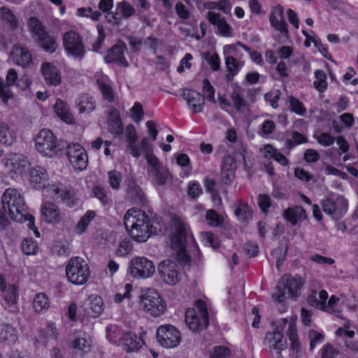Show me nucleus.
<instances>
[{
	"mask_svg": "<svg viewBox=\"0 0 358 358\" xmlns=\"http://www.w3.org/2000/svg\"><path fill=\"white\" fill-rule=\"evenodd\" d=\"M271 25L282 34H287V25L284 18V10L281 6H278L273 8L270 17Z\"/></svg>",
	"mask_w": 358,
	"mask_h": 358,
	"instance_id": "nucleus-29",
	"label": "nucleus"
},
{
	"mask_svg": "<svg viewBox=\"0 0 358 358\" xmlns=\"http://www.w3.org/2000/svg\"><path fill=\"white\" fill-rule=\"evenodd\" d=\"M67 156L75 169L83 171L86 169L88 162L87 154L80 144L69 145L67 147Z\"/></svg>",
	"mask_w": 358,
	"mask_h": 358,
	"instance_id": "nucleus-16",
	"label": "nucleus"
},
{
	"mask_svg": "<svg viewBox=\"0 0 358 358\" xmlns=\"http://www.w3.org/2000/svg\"><path fill=\"white\" fill-rule=\"evenodd\" d=\"M54 110L56 115L64 122L73 124L74 122L73 116L70 111L69 106L66 102L60 99H57L54 105Z\"/></svg>",
	"mask_w": 358,
	"mask_h": 358,
	"instance_id": "nucleus-32",
	"label": "nucleus"
},
{
	"mask_svg": "<svg viewBox=\"0 0 358 358\" xmlns=\"http://www.w3.org/2000/svg\"><path fill=\"white\" fill-rule=\"evenodd\" d=\"M283 327H277L273 331L268 332L265 337V344L271 350L281 351L285 349L287 341L284 338L282 330L287 325V335L291 342V347L296 352L301 350V345L296 331V317L282 320Z\"/></svg>",
	"mask_w": 358,
	"mask_h": 358,
	"instance_id": "nucleus-3",
	"label": "nucleus"
},
{
	"mask_svg": "<svg viewBox=\"0 0 358 358\" xmlns=\"http://www.w3.org/2000/svg\"><path fill=\"white\" fill-rule=\"evenodd\" d=\"M206 219L211 226L217 227L222 222V217L214 210H208L206 212Z\"/></svg>",
	"mask_w": 358,
	"mask_h": 358,
	"instance_id": "nucleus-60",
	"label": "nucleus"
},
{
	"mask_svg": "<svg viewBox=\"0 0 358 358\" xmlns=\"http://www.w3.org/2000/svg\"><path fill=\"white\" fill-rule=\"evenodd\" d=\"M96 213L94 210H87L79 220L76 224L75 230L76 232L81 235L85 233L92 221L96 217Z\"/></svg>",
	"mask_w": 358,
	"mask_h": 358,
	"instance_id": "nucleus-37",
	"label": "nucleus"
},
{
	"mask_svg": "<svg viewBox=\"0 0 358 358\" xmlns=\"http://www.w3.org/2000/svg\"><path fill=\"white\" fill-rule=\"evenodd\" d=\"M41 216L47 223L56 224L61 220V214L57 206L52 202H45L41 208Z\"/></svg>",
	"mask_w": 358,
	"mask_h": 358,
	"instance_id": "nucleus-26",
	"label": "nucleus"
},
{
	"mask_svg": "<svg viewBox=\"0 0 358 358\" xmlns=\"http://www.w3.org/2000/svg\"><path fill=\"white\" fill-rule=\"evenodd\" d=\"M236 168V162L234 157L227 155L224 157L222 165L223 173H227V176L229 178L234 175Z\"/></svg>",
	"mask_w": 358,
	"mask_h": 358,
	"instance_id": "nucleus-44",
	"label": "nucleus"
},
{
	"mask_svg": "<svg viewBox=\"0 0 358 358\" xmlns=\"http://www.w3.org/2000/svg\"><path fill=\"white\" fill-rule=\"evenodd\" d=\"M327 299L328 293L326 291H313L307 296V302L310 306L322 310V308L324 307V303L327 301Z\"/></svg>",
	"mask_w": 358,
	"mask_h": 358,
	"instance_id": "nucleus-36",
	"label": "nucleus"
},
{
	"mask_svg": "<svg viewBox=\"0 0 358 358\" xmlns=\"http://www.w3.org/2000/svg\"><path fill=\"white\" fill-rule=\"evenodd\" d=\"M76 14L79 17H88L92 20L93 21H97L101 16V13L99 11H94L90 7L79 8L76 10Z\"/></svg>",
	"mask_w": 358,
	"mask_h": 358,
	"instance_id": "nucleus-51",
	"label": "nucleus"
},
{
	"mask_svg": "<svg viewBox=\"0 0 358 358\" xmlns=\"http://www.w3.org/2000/svg\"><path fill=\"white\" fill-rule=\"evenodd\" d=\"M182 96L187 101L189 107L194 113H201L205 103L203 96L196 91L192 90H180Z\"/></svg>",
	"mask_w": 358,
	"mask_h": 358,
	"instance_id": "nucleus-23",
	"label": "nucleus"
},
{
	"mask_svg": "<svg viewBox=\"0 0 358 358\" xmlns=\"http://www.w3.org/2000/svg\"><path fill=\"white\" fill-rule=\"evenodd\" d=\"M289 104L290 110L299 115H303L306 112L303 103L294 97L289 98Z\"/></svg>",
	"mask_w": 358,
	"mask_h": 358,
	"instance_id": "nucleus-52",
	"label": "nucleus"
},
{
	"mask_svg": "<svg viewBox=\"0 0 358 358\" xmlns=\"http://www.w3.org/2000/svg\"><path fill=\"white\" fill-rule=\"evenodd\" d=\"M93 194L103 205H106L110 201V198L107 192L100 186H96L93 189Z\"/></svg>",
	"mask_w": 358,
	"mask_h": 358,
	"instance_id": "nucleus-64",
	"label": "nucleus"
},
{
	"mask_svg": "<svg viewBox=\"0 0 358 358\" xmlns=\"http://www.w3.org/2000/svg\"><path fill=\"white\" fill-rule=\"evenodd\" d=\"M108 182L111 188L118 189L122 182V174L115 171H110L108 173Z\"/></svg>",
	"mask_w": 358,
	"mask_h": 358,
	"instance_id": "nucleus-54",
	"label": "nucleus"
},
{
	"mask_svg": "<svg viewBox=\"0 0 358 358\" xmlns=\"http://www.w3.org/2000/svg\"><path fill=\"white\" fill-rule=\"evenodd\" d=\"M315 77L316 78L313 83L315 87L320 92H324L327 87L326 73L324 71L318 69L315 71Z\"/></svg>",
	"mask_w": 358,
	"mask_h": 358,
	"instance_id": "nucleus-49",
	"label": "nucleus"
},
{
	"mask_svg": "<svg viewBox=\"0 0 358 358\" xmlns=\"http://www.w3.org/2000/svg\"><path fill=\"white\" fill-rule=\"evenodd\" d=\"M22 252L26 255H34L37 253L38 245L32 238L24 239L21 244Z\"/></svg>",
	"mask_w": 358,
	"mask_h": 358,
	"instance_id": "nucleus-47",
	"label": "nucleus"
},
{
	"mask_svg": "<svg viewBox=\"0 0 358 358\" xmlns=\"http://www.w3.org/2000/svg\"><path fill=\"white\" fill-rule=\"evenodd\" d=\"M282 216L286 221L293 226L306 220L308 217L306 210L301 206L287 208L284 210Z\"/></svg>",
	"mask_w": 358,
	"mask_h": 358,
	"instance_id": "nucleus-27",
	"label": "nucleus"
},
{
	"mask_svg": "<svg viewBox=\"0 0 358 358\" xmlns=\"http://www.w3.org/2000/svg\"><path fill=\"white\" fill-rule=\"evenodd\" d=\"M305 284L299 276L285 275L281 278L276 291L272 294L273 301L281 303L285 299L297 298Z\"/></svg>",
	"mask_w": 358,
	"mask_h": 358,
	"instance_id": "nucleus-6",
	"label": "nucleus"
},
{
	"mask_svg": "<svg viewBox=\"0 0 358 358\" xmlns=\"http://www.w3.org/2000/svg\"><path fill=\"white\" fill-rule=\"evenodd\" d=\"M0 17L6 21L10 27L14 28L17 26V19L11 10L6 7H2L0 9Z\"/></svg>",
	"mask_w": 358,
	"mask_h": 358,
	"instance_id": "nucleus-50",
	"label": "nucleus"
},
{
	"mask_svg": "<svg viewBox=\"0 0 358 358\" xmlns=\"http://www.w3.org/2000/svg\"><path fill=\"white\" fill-rule=\"evenodd\" d=\"M130 198L137 204H143L145 202V197L142 189L137 185L129 187L128 191Z\"/></svg>",
	"mask_w": 358,
	"mask_h": 358,
	"instance_id": "nucleus-45",
	"label": "nucleus"
},
{
	"mask_svg": "<svg viewBox=\"0 0 358 358\" xmlns=\"http://www.w3.org/2000/svg\"><path fill=\"white\" fill-rule=\"evenodd\" d=\"M3 298L2 305L3 308L11 313L18 310V286L15 283H9V285L0 292Z\"/></svg>",
	"mask_w": 358,
	"mask_h": 358,
	"instance_id": "nucleus-18",
	"label": "nucleus"
},
{
	"mask_svg": "<svg viewBox=\"0 0 358 358\" xmlns=\"http://www.w3.org/2000/svg\"><path fill=\"white\" fill-rule=\"evenodd\" d=\"M76 106L80 113H90L95 109L96 104L92 97L83 94L78 98Z\"/></svg>",
	"mask_w": 358,
	"mask_h": 358,
	"instance_id": "nucleus-40",
	"label": "nucleus"
},
{
	"mask_svg": "<svg viewBox=\"0 0 358 358\" xmlns=\"http://www.w3.org/2000/svg\"><path fill=\"white\" fill-rule=\"evenodd\" d=\"M324 212L328 215H342L348 208V201L341 195L333 194L324 199L321 203Z\"/></svg>",
	"mask_w": 358,
	"mask_h": 358,
	"instance_id": "nucleus-17",
	"label": "nucleus"
},
{
	"mask_svg": "<svg viewBox=\"0 0 358 358\" xmlns=\"http://www.w3.org/2000/svg\"><path fill=\"white\" fill-rule=\"evenodd\" d=\"M19 338L17 329L7 322L0 323V343L6 345H14Z\"/></svg>",
	"mask_w": 358,
	"mask_h": 358,
	"instance_id": "nucleus-24",
	"label": "nucleus"
},
{
	"mask_svg": "<svg viewBox=\"0 0 358 358\" xmlns=\"http://www.w3.org/2000/svg\"><path fill=\"white\" fill-rule=\"evenodd\" d=\"M132 243L128 239L122 241L116 250V254L120 257H124L129 254L132 250Z\"/></svg>",
	"mask_w": 358,
	"mask_h": 358,
	"instance_id": "nucleus-57",
	"label": "nucleus"
},
{
	"mask_svg": "<svg viewBox=\"0 0 358 358\" xmlns=\"http://www.w3.org/2000/svg\"><path fill=\"white\" fill-rule=\"evenodd\" d=\"M29 181L36 189H47L51 196H57L69 207L77 204V199L73 190L69 188H62L60 183H49L47 171L42 166H35L29 171Z\"/></svg>",
	"mask_w": 358,
	"mask_h": 358,
	"instance_id": "nucleus-1",
	"label": "nucleus"
},
{
	"mask_svg": "<svg viewBox=\"0 0 358 358\" xmlns=\"http://www.w3.org/2000/svg\"><path fill=\"white\" fill-rule=\"evenodd\" d=\"M1 203L3 210L10 219L17 222L27 221V227L34 230L37 237L40 236L34 226V217L28 213L24 197L17 190L8 188L2 196Z\"/></svg>",
	"mask_w": 358,
	"mask_h": 358,
	"instance_id": "nucleus-2",
	"label": "nucleus"
},
{
	"mask_svg": "<svg viewBox=\"0 0 358 358\" xmlns=\"http://www.w3.org/2000/svg\"><path fill=\"white\" fill-rule=\"evenodd\" d=\"M225 64L228 71L227 78L229 80H231L234 76L238 73L244 63L238 61L234 56H227L225 57Z\"/></svg>",
	"mask_w": 358,
	"mask_h": 358,
	"instance_id": "nucleus-38",
	"label": "nucleus"
},
{
	"mask_svg": "<svg viewBox=\"0 0 358 358\" xmlns=\"http://www.w3.org/2000/svg\"><path fill=\"white\" fill-rule=\"evenodd\" d=\"M140 305L145 313L153 317L164 314L166 306L159 294L153 289L148 290L141 296Z\"/></svg>",
	"mask_w": 358,
	"mask_h": 358,
	"instance_id": "nucleus-9",
	"label": "nucleus"
},
{
	"mask_svg": "<svg viewBox=\"0 0 358 358\" xmlns=\"http://www.w3.org/2000/svg\"><path fill=\"white\" fill-rule=\"evenodd\" d=\"M15 141V134L9 126L3 122H0V143L11 145Z\"/></svg>",
	"mask_w": 358,
	"mask_h": 358,
	"instance_id": "nucleus-42",
	"label": "nucleus"
},
{
	"mask_svg": "<svg viewBox=\"0 0 358 358\" xmlns=\"http://www.w3.org/2000/svg\"><path fill=\"white\" fill-rule=\"evenodd\" d=\"M96 83L103 95V97L109 102L114 101V93L109 78L103 75L96 76Z\"/></svg>",
	"mask_w": 358,
	"mask_h": 358,
	"instance_id": "nucleus-33",
	"label": "nucleus"
},
{
	"mask_svg": "<svg viewBox=\"0 0 358 358\" xmlns=\"http://www.w3.org/2000/svg\"><path fill=\"white\" fill-rule=\"evenodd\" d=\"M124 223L128 234L138 243L145 242L152 233L149 217L141 210H128L124 216Z\"/></svg>",
	"mask_w": 358,
	"mask_h": 358,
	"instance_id": "nucleus-4",
	"label": "nucleus"
},
{
	"mask_svg": "<svg viewBox=\"0 0 358 358\" xmlns=\"http://www.w3.org/2000/svg\"><path fill=\"white\" fill-rule=\"evenodd\" d=\"M68 280L76 285L85 284L90 275V268L87 262L81 257H72L67 263L65 268Z\"/></svg>",
	"mask_w": 358,
	"mask_h": 358,
	"instance_id": "nucleus-7",
	"label": "nucleus"
},
{
	"mask_svg": "<svg viewBox=\"0 0 358 358\" xmlns=\"http://www.w3.org/2000/svg\"><path fill=\"white\" fill-rule=\"evenodd\" d=\"M171 229L173 234L171 238V245L180 252V256L187 259L185 253V244L188 227L185 222L178 217H174L171 220Z\"/></svg>",
	"mask_w": 358,
	"mask_h": 358,
	"instance_id": "nucleus-11",
	"label": "nucleus"
},
{
	"mask_svg": "<svg viewBox=\"0 0 358 358\" xmlns=\"http://www.w3.org/2000/svg\"><path fill=\"white\" fill-rule=\"evenodd\" d=\"M65 51L74 58L82 59L85 55V46L81 36L74 30L66 31L62 36Z\"/></svg>",
	"mask_w": 358,
	"mask_h": 358,
	"instance_id": "nucleus-13",
	"label": "nucleus"
},
{
	"mask_svg": "<svg viewBox=\"0 0 358 358\" xmlns=\"http://www.w3.org/2000/svg\"><path fill=\"white\" fill-rule=\"evenodd\" d=\"M50 302L44 293L37 294L33 301V308L36 313H43L48 310Z\"/></svg>",
	"mask_w": 358,
	"mask_h": 358,
	"instance_id": "nucleus-43",
	"label": "nucleus"
},
{
	"mask_svg": "<svg viewBox=\"0 0 358 358\" xmlns=\"http://www.w3.org/2000/svg\"><path fill=\"white\" fill-rule=\"evenodd\" d=\"M38 46L44 51L53 53L58 48V43L56 38L50 35L49 31L36 40Z\"/></svg>",
	"mask_w": 358,
	"mask_h": 358,
	"instance_id": "nucleus-34",
	"label": "nucleus"
},
{
	"mask_svg": "<svg viewBox=\"0 0 358 358\" xmlns=\"http://www.w3.org/2000/svg\"><path fill=\"white\" fill-rule=\"evenodd\" d=\"M120 343L127 352H134L139 350L143 344V340L133 333H126L121 338Z\"/></svg>",
	"mask_w": 358,
	"mask_h": 358,
	"instance_id": "nucleus-31",
	"label": "nucleus"
},
{
	"mask_svg": "<svg viewBox=\"0 0 358 358\" xmlns=\"http://www.w3.org/2000/svg\"><path fill=\"white\" fill-rule=\"evenodd\" d=\"M131 118L137 123L140 122L143 117V109L142 105L136 102L130 110Z\"/></svg>",
	"mask_w": 358,
	"mask_h": 358,
	"instance_id": "nucleus-61",
	"label": "nucleus"
},
{
	"mask_svg": "<svg viewBox=\"0 0 358 358\" xmlns=\"http://www.w3.org/2000/svg\"><path fill=\"white\" fill-rule=\"evenodd\" d=\"M117 10H120L121 15L124 18H128L133 15L135 13L134 8L127 1H122L117 5Z\"/></svg>",
	"mask_w": 358,
	"mask_h": 358,
	"instance_id": "nucleus-56",
	"label": "nucleus"
},
{
	"mask_svg": "<svg viewBox=\"0 0 358 358\" xmlns=\"http://www.w3.org/2000/svg\"><path fill=\"white\" fill-rule=\"evenodd\" d=\"M185 322L194 332H198L208 324V315L205 303L197 302L196 308H190L186 311Z\"/></svg>",
	"mask_w": 358,
	"mask_h": 358,
	"instance_id": "nucleus-10",
	"label": "nucleus"
},
{
	"mask_svg": "<svg viewBox=\"0 0 358 358\" xmlns=\"http://www.w3.org/2000/svg\"><path fill=\"white\" fill-rule=\"evenodd\" d=\"M230 350L223 346L215 347L210 352V358H229Z\"/></svg>",
	"mask_w": 358,
	"mask_h": 358,
	"instance_id": "nucleus-62",
	"label": "nucleus"
},
{
	"mask_svg": "<svg viewBox=\"0 0 358 358\" xmlns=\"http://www.w3.org/2000/svg\"><path fill=\"white\" fill-rule=\"evenodd\" d=\"M126 50L127 46L125 43L118 42L108 51L104 57L106 62L116 63L118 65L127 67L129 64L124 55Z\"/></svg>",
	"mask_w": 358,
	"mask_h": 358,
	"instance_id": "nucleus-19",
	"label": "nucleus"
},
{
	"mask_svg": "<svg viewBox=\"0 0 358 358\" xmlns=\"http://www.w3.org/2000/svg\"><path fill=\"white\" fill-rule=\"evenodd\" d=\"M129 273L135 278H148L155 271V267L152 261L144 257L133 258L129 267Z\"/></svg>",
	"mask_w": 358,
	"mask_h": 358,
	"instance_id": "nucleus-14",
	"label": "nucleus"
},
{
	"mask_svg": "<svg viewBox=\"0 0 358 358\" xmlns=\"http://www.w3.org/2000/svg\"><path fill=\"white\" fill-rule=\"evenodd\" d=\"M157 271L161 280L169 285H176L182 277L179 266L170 259L160 262Z\"/></svg>",
	"mask_w": 358,
	"mask_h": 358,
	"instance_id": "nucleus-15",
	"label": "nucleus"
},
{
	"mask_svg": "<svg viewBox=\"0 0 358 358\" xmlns=\"http://www.w3.org/2000/svg\"><path fill=\"white\" fill-rule=\"evenodd\" d=\"M201 238L204 244L210 246L213 248H218L220 245V242L217 238L211 232L202 233Z\"/></svg>",
	"mask_w": 358,
	"mask_h": 358,
	"instance_id": "nucleus-59",
	"label": "nucleus"
},
{
	"mask_svg": "<svg viewBox=\"0 0 358 358\" xmlns=\"http://www.w3.org/2000/svg\"><path fill=\"white\" fill-rule=\"evenodd\" d=\"M28 27L35 41L48 31L47 27L36 17L29 20Z\"/></svg>",
	"mask_w": 358,
	"mask_h": 358,
	"instance_id": "nucleus-39",
	"label": "nucleus"
},
{
	"mask_svg": "<svg viewBox=\"0 0 358 358\" xmlns=\"http://www.w3.org/2000/svg\"><path fill=\"white\" fill-rule=\"evenodd\" d=\"M18 75L15 69H10L8 71L6 82L4 84L3 80L0 78V99L4 102L13 97V92L10 89V86L16 85L17 82Z\"/></svg>",
	"mask_w": 358,
	"mask_h": 358,
	"instance_id": "nucleus-22",
	"label": "nucleus"
},
{
	"mask_svg": "<svg viewBox=\"0 0 358 358\" xmlns=\"http://www.w3.org/2000/svg\"><path fill=\"white\" fill-rule=\"evenodd\" d=\"M125 135L127 141L128 148L131 155L136 158H138L142 153L144 154L141 144H137L138 136L136 128L133 125H129L125 130Z\"/></svg>",
	"mask_w": 358,
	"mask_h": 358,
	"instance_id": "nucleus-28",
	"label": "nucleus"
},
{
	"mask_svg": "<svg viewBox=\"0 0 358 358\" xmlns=\"http://www.w3.org/2000/svg\"><path fill=\"white\" fill-rule=\"evenodd\" d=\"M41 72L46 83L57 86L61 83V75L57 67L48 62H43Z\"/></svg>",
	"mask_w": 358,
	"mask_h": 358,
	"instance_id": "nucleus-25",
	"label": "nucleus"
},
{
	"mask_svg": "<svg viewBox=\"0 0 358 358\" xmlns=\"http://www.w3.org/2000/svg\"><path fill=\"white\" fill-rule=\"evenodd\" d=\"M36 150L43 156L53 157L59 151V145L55 135L49 129H41L35 138Z\"/></svg>",
	"mask_w": 358,
	"mask_h": 358,
	"instance_id": "nucleus-8",
	"label": "nucleus"
},
{
	"mask_svg": "<svg viewBox=\"0 0 358 358\" xmlns=\"http://www.w3.org/2000/svg\"><path fill=\"white\" fill-rule=\"evenodd\" d=\"M339 301V298L332 295L329 301L324 303V307L322 308L323 311H326L327 313L334 314L337 317H340V310L338 308V303Z\"/></svg>",
	"mask_w": 358,
	"mask_h": 358,
	"instance_id": "nucleus-46",
	"label": "nucleus"
},
{
	"mask_svg": "<svg viewBox=\"0 0 358 358\" xmlns=\"http://www.w3.org/2000/svg\"><path fill=\"white\" fill-rule=\"evenodd\" d=\"M208 21L217 27L220 35L224 37H231L233 36V29L227 22L220 17V14L214 12H208L207 14Z\"/></svg>",
	"mask_w": 358,
	"mask_h": 358,
	"instance_id": "nucleus-30",
	"label": "nucleus"
},
{
	"mask_svg": "<svg viewBox=\"0 0 358 358\" xmlns=\"http://www.w3.org/2000/svg\"><path fill=\"white\" fill-rule=\"evenodd\" d=\"M90 303L91 316L98 317L104 310V303L103 299L98 295L92 294L88 297Z\"/></svg>",
	"mask_w": 358,
	"mask_h": 358,
	"instance_id": "nucleus-41",
	"label": "nucleus"
},
{
	"mask_svg": "<svg viewBox=\"0 0 358 358\" xmlns=\"http://www.w3.org/2000/svg\"><path fill=\"white\" fill-rule=\"evenodd\" d=\"M159 344L165 348H173L181 342L182 337L180 331L171 324L159 326L156 332Z\"/></svg>",
	"mask_w": 358,
	"mask_h": 358,
	"instance_id": "nucleus-12",
	"label": "nucleus"
},
{
	"mask_svg": "<svg viewBox=\"0 0 358 358\" xmlns=\"http://www.w3.org/2000/svg\"><path fill=\"white\" fill-rule=\"evenodd\" d=\"M231 99L235 108L241 112L247 108V103L238 91H234L231 94Z\"/></svg>",
	"mask_w": 358,
	"mask_h": 358,
	"instance_id": "nucleus-53",
	"label": "nucleus"
},
{
	"mask_svg": "<svg viewBox=\"0 0 358 358\" xmlns=\"http://www.w3.org/2000/svg\"><path fill=\"white\" fill-rule=\"evenodd\" d=\"M4 166L8 172L21 173L28 165L24 156L20 154L12 153L4 159Z\"/></svg>",
	"mask_w": 358,
	"mask_h": 358,
	"instance_id": "nucleus-21",
	"label": "nucleus"
},
{
	"mask_svg": "<svg viewBox=\"0 0 358 358\" xmlns=\"http://www.w3.org/2000/svg\"><path fill=\"white\" fill-rule=\"evenodd\" d=\"M10 59L16 65L23 68L30 66L32 56L29 50L20 45H15L10 55Z\"/></svg>",
	"mask_w": 358,
	"mask_h": 358,
	"instance_id": "nucleus-20",
	"label": "nucleus"
},
{
	"mask_svg": "<svg viewBox=\"0 0 358 358\" xmlns=\"http://www.w3.org/2000/svg\"><path fill=\"white\" fill-rule=\"evenodd\" d=\"M314 137L318 143L325 147L331 145L335 141L334 137L329 133L315 134Z\"/></svg>",
	"mask_w": 358,
	"mask_h": 358,
	"instance_id": "nucleus-58",
	"label": "nucleus"
},
{
	"mask_svg": "<svg viewBox=\"0 0 358 358\" xmlns=\"http://www.w3.org/2000/svg\"><path fill=\"white\" fill-rule=\"evenodd\" d=\"M92 341L90 336L85 335L77 336L71 341V347L77 351L88 352L91 350Z\"/></svg>",
	"mask_w": 358,
	"mask_h": 358,
	"instance_id": "nucleus-35",
	"label": "nucleus"
},
{
	"mask_svg": "<svg viewBox=\"0 0 358 358\" xmlns=\"http://www.w3.org/2000/svg\"><path fill=\"white\" fill-rule=\"evenodd\" d=\"M57 331L56 326L52 322H48L46 328L42 331V336L47 340L56 339Z\"/></svg>",
	"mask_w": 358,
	"mask_h": 358,
	"instance_id": "nucleus-63",
	"label": "nucleus"
},
{
	"mask_svg": "<svg viewBox=\"0 0 358 358\" xmlns=\"http://www.w3.org/2000/svg\"><path fill=\"white\" fill-rule=\"evenodd\" d=\"M202 192L203 190L199 182L194 180L188 183L187 194L192 199L198 198Z\"/></svg>",
	"mask_w": 358,
	"mask_h": 358,
	"instance_id": "nucleus-55",
	"label": "nucleus"
},
{
	"mask_svg": "<svg viewBox=\"0 0 358 358\" xmlns=\"http://www.w3.org/2000/svg\"><path fill=\"white\" fill-rule=\"evenodd\" d=\"M141 147L149 165L148 174L155 185H164L171 178V175L166 167L163 166L158 158L152 154L151 144L148 138L141 140Z\"/></svg>",
	"mask_w": 358,
	"mask_h": 358,
	"instance_id": "nucleus-5",
	"label": "nucleus"
},
{
	"mask_svg": "<svg viewBox=\"0 0 358 358\" xmlns=\"http://www.w3.org/2000/svg\"><path fill=\"white\" fill-rule=\"evenodd\" d=\"M235 214L239 219L247 221L252 218V211L248 204L240 203L235 209Z\"/></svg>",
	"mask_w": 358,
	"mask_h": 358,
	"instance_id": "nucleus-48",
	"label": "nucleus"
}]
</instances>
